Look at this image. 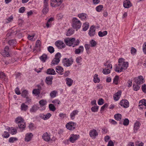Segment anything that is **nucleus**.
Instances as JSON below:
<instances>
[{
	"mask_svg": "<svg viewBox=\"0 0 146 146\" xmlns=\"http://www.w3.org/2000/svg\"><path fill=\"white\" fill-rule=\"evenodd\" d=\"M16 122L18 124V126L20 129H24L26 127V125L24 120L21 117L17 118L15 119Z\"/></svg>",
	"mask_w": 146,
	"mask_h": 146,
	"instance_id": "obj_2",
	"label": "nucleus"
},
{
	"mask_svg": "<svg viewBox=\"0 0 146 146\" xmlns=\"http://www.w3.org/2000/svg\"><path fill=\"white\" fill-rule=\"evenodd\" d=\"M89 134L90 137H92L97 136L98 135V133L95 129H93L90 131Z\"/></svg>",
	"mask_w": 146,
	"mask_h": 146,
	"instance_id": "obj_28",
	"label": "nucleus"
},
{
	"mask_svg": "<svg viewBox=\"0 0 146 146\" xmlns=\"http://www.w3.org/2000/svg\"><path fill=\"white\" fill-rule=\"evenodd\" d=\"M110 72V70L109 68H105L103 71V73L104 74H109Z\"/></svg>",
	"mask_w": 146,
	"mask_h": 146,
	"instance_id": "obj_45",
	"label": "nucleus"
},
{
	"mask_svg": "<svg viewBox=\"0 0 146 146\" xmlns=\"http://www.w3.org/2000/svg\"><path fill=\"white\" fill-rule=\"evenodd\" d=\"M51 116V114L49 113H48L46 114L43 113L40 114L39 115L40 117L43 119L44 120H46L49 119Z\"/></svg>",
	"mask_w": 146,
	"mask_h": 146,
	"instance_id": "obj_12",
	"label": "nucleus"
},
{
	"mask_svg": "<svg viewBox=\"0 0 146 146\" xmlns=\"http://www.w3.org/2000/svg\"><path fill=\"white\" fill-rule=\"evenodd\" d=\"M108 106V105L107 103H106L104 104L101 107V111H104L105 108H107Z\"/></svg>",
	"mask_w": 146,
	"mask_h": 146,
	"instance_id": "obj_62",
	"label": "nucleus"
},
{
	"mask_svg": "<svg viewBox=\"0 0 146 146\" xmlns=\"http://www.w3.org/2000/svg\"><path fill=\"white\" fill-rule=\"evenodd\" d=\"M73 62V59L71 58L68 59L65 58L63 59L62 63L64 66L68 67L71 66Z\"/></svg>",
	"mask_w": 146,
	"mask_h": 146,
	"instance_id": "obj_4",
	"label": "nucleus"
},
{
	"mask_svg": "<svg viewBox=\"0 0 146 146\" xmlns=\"http://www.w3.org/2000/svg\"><path fill=\"white\" fill-rule=\"evenodd\" d=\"M99 108L98 106H94L92 107L91 108V110L93 112H97L98 111V109Z\"/></svg>",
	"mask_w": 146,
	"mask_h": 146,
	"instance_id": "obj_52",
	"label": "nucleus"
},
{
	"mask_svg": "<svg viewBox=\"0 0 146 146\" xmlns=\"http://www.w3.org/2000/svg\"><path fill=\"white\" fill-rule=\"evenodd\" d=\"M81 23L77 18L74 17L72 19V27L73 28L77 30L79 29L81 26Z\"/></svg>",
	"mask_w": 146,
	"mask_h": 146,
	"instance_id": "obj_3",
	"label": "nucleus"
},
{
	"mask_svg": "<svg viewBox=\"0 0 146 146\" xmlns=\"http://www.w3.org/2000/svg\"><path fill=\"white\" fill-rule=\"evenodd\" d=\"M28 106L24 103H23L21 105V110L22 111H26L28 109Z\"/></svg>",
	"mask_w": 146,
	"mask_h": 146,
	"instance_id": "obj_23",
	"label": "nucleus"
},
{
	"mask_svg": "<svg viewBox=\"0 0 146 146\" xmlns=\"http://www.w3.org/2000/svg\"><path fill=\"white\" fill-rule=\"evenodd\" d=\"M39 108L36 105H33L30 110L31 113H35L38 110Z\"/></svg>",
	"mask_w": 146,
	"mask_h": 146,
	"instance_id": "obj_25",
	"label": "nucleus"
},
{
	"mask_svg": "<svg viewBox=\"0 0 146 146\" xmlns=\"http://www.w3.org/2000/svg\"><path fill=\"white\" fill-rule=\"evenodd\" d=\"M33 93L36 95H38L40 93V91L39 89H35L33 90Z\"/></svg>",
	"mask_w": 146,
	"mask_h": 146,
	"instance_id": "obj_49",
	"label": "nucleus"
},
{
	"mask_svg": "<svg viewBox=\"0 0 146 146\" xmlns=\"http://www.w3.org/2000/svg\"><path fill=\"white\" fill-rule=\"evenodd\" d=\"M73 33L74 32L71 29H69L68 30V31L66 33V35L67 36H70L73 34Z\"/></svg>",
	"mask_w": 146,
	"mask_h": 146,
	"instance_id": "obj_51",
	"label": "nucleus"
},
{
	"mask_svg": "<svg viewBox=\"0 0 146 146\" xmlns=\"http://www.w3.org/2000/svg\"><path fill=\"white\" fill-rule=\"evenodd\" d=\"M46 73L48 74L54 75L56 73L54 70L53 68H49L47 70Z\"/></svg>",
	"mask_w": 146,
	"mask_h": 146,
	"instance_id": "obj_29",
	"label": "nucleus"
},
{
	"mask_svg": "<svg viewBox=\"0 0 146 146\" xmlns=\"http://www.w3.org/2000/svg\"><path fill=\"white\" fill-rule=\"evenodd\" d=\"M121 106H123L124 108H127L129 106V102L127 100H123L120 102Z\"/></svg>",
	"mask_w": 146,
	"mask_h": 146,
	"instance_id": "obj_13",
	"label": "nucleus"
},
{
	"mask_svg": "<svg viewBox=\"0 0 146 146\" xmlns=\"http://www.w3.org/2000/svg\"><path fill=\"white\" fill-rule=\"evenodd\" d=\"M82 60V58L81 56H79L76 58V62L78 64L80 63Z\"/></svg>",
	"mask_w": 146,
	"mask_h": 146,
	"instance_id": "obj_58",
	"label": "nucleus"
},
{
	"mask_svg": "<svg viewBox=\"0 0 146 146\" xmlns=\"http://www.w3.org/2000/svg\"><path fill=\"white\" fill-rule=\"evenodd\" d=\"M79 137L78 135L72 134L70 138V141L71 142L73 143L78 139Z\"/></svg>",
	"mask_w": 146,
	"mask_h": 146,
	"instance_id": "obj_16",
	"label": "nucleus"
},
{
	"mask_svg": "<svg viewBox=\"0 0 146 146\" xmlns=\"http://www.w3.org/2000/svg\"><path fill=\"white\" fill-rule=\"evenodd\" d=\"M33 136V135L32 133H29L26 134L25 138V141L28 142L30 141Z\"/></svg>",
	"mask_w": 146,
	"mask_h": 146,
	"instance_id": "obj_18",
	"label": "nucleus"
},
{
	"mask_svg": "<svg viewBox=\"0 0 146 146\" xmlns=\"http://www.w3.org/2000/svg\"><path fill=\"white\" fill-rule=\"evenodd\" d=\"M56 72L60 75H62L64 71L63 68L61 66H58L56 67Z\"/></svg>",
	"mask_w": 146,
	"mask_h": 146,
	"instance_id": "obj_21",
	"label": "nucleus"
},
{
	"mask_svg": "<svg viewBox=\"0 0 146 146\" xmlns=\"http://www.w3.org/2000/svg\"><path fill=\"white\" fill-rule=\"evenodd\" d=\"M76 123L72 121H70L67 123L66 125V128L70 130H74L76 126Z\"/></svg>",
	"mask_w": 146,
	"mask_h": 146,
	"instance_id": "obj_6",
	"label": "nucleus"
},
{
	"mask_svg": "<svg viewBox=\"0 0 146 146\" xmlns=\"http://www.w3.org/2000/svg\"><path fill=\"white\" fill-rule=\"evenodd\" d=\"M49 108L50 110L54 111L56 110L54 106L52 104H50L49 105Z\"/></svg>",
	"mask_w": 146,
	"mask_h": 146,
	"instance_id": "obj_39",
	"label": "nucleus"
},
{
	"mask_svg": "<svg viewBox=\"0 0 146 146\" xmlns=\"http://www.w3.org/2000/svg\"><path fill=\"white\" fill-rule=\"evenodd\" d=\"M129 121L128 119L125 118L124 119L123 124L124 125L127 126L129 123Z\"/></svg>",
	"mask_w": 146,
	"mask_h": 146,
	"instance_id": "obj_55",
	"label": "nucleus"
},
{
	"mask_svg": "<svg viewBox=\"0 0 146 146\" xmlns=\"http://www.w3.org/2000/svg\"><path fill=\"white\" fill-rule=\"evenodd\" d=\"M129 65L127 62H123L119 64L117 66L116 64L115 65V70L118 72H122L123 70H125L128 67Z\"/></svg>",
	"mask_w": 146,
	"mask_h": 146,
	"instance_id": "obj_1",
	"label": "nucleus"
},
{
	"mask_svg": "<svg viewBox=\"0 0 146 146\" xmlns=\"http://www.w3.org/2000/svg\"><path fill=\"white\" fill-rule=\"evenodd\" d=\"M95 27L92 26L90 27L89 31L88 32V34L90 36H94L96 34V31Z\"/></svg>",
	"mask_w": 146,
	"mask_h": 146,
	"instance_id": "obj_14",
	"label": "nucleus"
},
{
	"mask_svg": "<svg viewBox=\"0 0 146 146\" xmlns=\"http://www.w3.org/2000/svg\"><path fill=\"white\" fill-rule=\"evenodd\" d=\"M66 83L68 86H70L72 85L73 81L72 79L67 78L66 79Z\"/></svg>",
	"mask_w": 146,
	"mask_h": 146,
	"instance_id": "obj_34",
	"label": "nucleus"
},
{
	"mask_svg": "<svg viewBox=\"0 0 146 146\" xmlns=\"http://www.w3.org/2000/svg\"><path fill=\"white\" fill-rule=\"evenodd\" d=\"M121 93V92L120 90L118 91L117 92L115 93L113 95V99L115 101H117L120 97Z\"/></svg>",
	"mask_w": 146,
	"mask_h": 146,
	"instance_id": "obj_17",
	"label": "nucleus"
},
{
	"mask_svg": "<svg viewBox=\"0 0 146 146\" xmlns=\"http://www.w3.org/2000/svg\"><path fill=\"white\" fill-rule=\"evenodd\" d=\"M40 58L43 62H45L47 58V56L45 54H43L42 56H40Z\"/></svg>",
	"mask_w": 146,
	"mask_h": 146,
	"instance_id": "obj_35",
	"label": "nucleus"
},
{
	"mask_svg": "<svg viewBox=\"0 0 146 146\" xmlns=\"http://www.w3.org/2000/svg\"><path fill=\"white\" fill-rule=\"evenodd\" d=\"M100 79L98 77V75L97 74H95L94 76L93 81L95 83H99L100 82Z\"/></svg>",
	"mask_w": 146,
	"mask_h": 146,
	"instance_id": "obj_31",
	"label": "nucleus"
},
{
	"mask_svg": "<svg viewBox=\"0 0 146 146\" xmlns=\"http://www.w3.org/2000/svg\"><path fill=\"white\" fill-rule=\"evenodd\" d=\"M84 47L82 46H80L79 48L75 49L74 51L75 53L76 54H79L81 53H82L84 51Z\"/></svg>",
	"mask_w": 146,
	"mask_h": 146,
	"instance_id": "obj_19",
	"label": "nucleus"
},
{
	"mask_svg": "<svg viewBox=\"0 0 146 146\" xmlns=\"http://www.w3.org/2000/svg\"><path fill=\"white\" fill-rule=\"evenodd\" d=\"M78 16L82 20H85L86 18L87 14L85 13H82L78 14Z\"/></svg>",
	"mask_w": 146,
	"mask_h": 146,
	"instance_id": "obj_24",
	"label": "nucleus"
},
{
	"mask_svg": "<svg viewBox=\"0 0 146 146\" xmlns=\"http://www.w3.org/2000/svg\"><path fill=\"white\" fill-rule=\"evenodd\" d=\"M41 42L39 40H37L36 42V47H39L40 46Z\"/></svg>",
	"mask_w": 146,
	"mask_h": 146,
	"instance_id": "obj_61",
	"label": "nucleus"
},
{
	"mask_svg": "<svg viewBox=\"0 0 146 146\" xmlns=\"http://www.w3.org/2000/svg\"><path fill=\"white\" fill-rule=\"evenodd\" d=\"M108 146H114V143L112 140H110L108 143Z\"/></svg>",
	"mask_w": 146,
	"mask_h": 146,
	"instance_id": "obj_64",
	"label": "nucleus"
},
{
	"mask_svg": "<svg viewBox=\"0 0 146 146\" xmlns=\"http://www.w3.org/2000/svg\"><path fill=\"white\" fill-rule=\"evenodd\" d=\"M29 129L31 130L35 129V128L34 124L32 123H31L29 125Z\"/></svg>",
	"mask_w": 146,
	"mask_h": 146,
	"instance_id": "obj_56",
	"label": "nucleus"
},
{
	"mask_svg": "<svg viewBox=\"0 0 146 146\" xmlns=\"http://www.w3.org/2000/svg\"><path fill=\"white\" fill-rule=\"evenodd\" d=\"M89 27V23L87 22H85L83 24V25L82 26L83 30L84 31H87Z\"/></svg>",
	"mask_w": 146,
	"mask_h": 146,
	"instance_id": "obj_32",
	"label": "nucleus"
},
{
	"mask_svg": "<svg viewBox=\"0 0 146 146\" xmlns=\"http://www.w3.org/2000/svg\"><path fill=\"white\" fill-rule=\"evenodd\" d=\"M43 139L46 141H49L50 139L49 135L46 132L44 133L42 136Z\"/></svg>",
	"mask_w": 146,
	"mask_h": 146,
	"instance_id": "obj_20",
	"label": "nucleus"
},
{
	"mask_svg": "<svg viewBox=\"0 0 146 146\" xmlns=\"http://www.w3.org/2000/svg\"><path fill=\"white\" fill-rule=\"evenodd\" d=\"M123 6L125 8H128L131 6V3L129 0H126L123 3Z\"/></svg>",
	"mask_w": 146,
	"mask_h": 146,
	"instance_id": "obj_22",
	"label": "nucleus"
},
{
	"mask_svg": "<svg viewBox=\"0 0 146 146\" xmlns=\"http://www.w3.org/2000/svg\"><path fill=\"white\" fill-rule=\"evenodd\" d=\"M48 51L50 53H53L54 51V48L52 46H50L48 48Z\"/></svg>",
	"mask_w": 146,
	"mask_h": 146,
	"instance_id": "obj_47",
	"label": "nucleus"
},
{
	"mask_svg": "<svg viewBox=\"0 0 146 146\" xmlns=\"http://www.w3.org/2000/svg\"><path fill=\"white\" fill-rule=\"evenodd\" d=\"M57 92L56 91H53L51 92L50 93V96L51 98H54L56 97V95L57 94Z\"/></svg>",
	"mask_w": 146,
	"mask_h": 146,
	"instance_id": "obj_44",
	"label": "nucleus"
},
{
	"mask_svg": "<svg viewBox=\"0 0 146 146\" xmlns=\"http://www.w3.org/2000/svg\"><path fill=\"white\" fill-rule=\"evenodd\" d=\"M13 19V17L12 15H11L10 17L6 19V22L7 23H9V22L12 21Z\"/></svg>",
	"mask_w": 146,
	"mask_h": 146,
	"instance_id": "obj_48",
	"label": "nucleus"
},
{
	"mask_svg": "<svg viewBox=\"0 0 146 146\" xmlns=\"http://www.w3.org/2000/svg\"><path fill=\"white\" fill-rule=\"evenodd\" d=\"M8 43L11 46H15L16 44V42L15 40H12L8 41Z\"/></svg>",
	"mask_w": 146,
	"mask_h": 146,
	"instance_id": "obj_42",
	"label": "nucleus"
},
{
	"mask_svg": "<svg viewBox=\"0 0 146 146\" xmlns=\"http://www.w3.org/2000/svg\"><path fill=\"white\" fill-rule=\"evenodd\" d=\"M103 8V6L102 5H100L98 6H97L96 8V9L97 11L98 12H100L102 9Z\"/></svg>",
	"mask_w": 146,
	"mask_h": 146,
	"instance_id": "obj_54",
	"label": "nucleus"
},
{
	"mask_svg": "<svg viewBox=\"0 0 146 146\" xmlns=\"http://www.w3.org/2000/svg\"><path fill=\"white\" fill-rule=\"evenodd\" d=\"M74 38H66L64 39V41L66 44L69 46H72L73 41L75 40Z\"/></svg>",
	"mask_w": 146,
	"mask_h": 146,
	"instance_id": "obj_7",
	"label": "nucleus"
},
{
	"mask_svg": "<svg viewBox=\"0 0 146 146\" xmlns=\"http://www.w3.org/2000/svg\"><path fill=\"white\" fill-rule=\"evenodd\" d=\"M3 136L5 138H8L9 136V133L7 131H5L4 133L3 134Z\"/></svg>",
	"mask_w": 146,
	"mask_h": 146,
	"instance_id": "obj_63",
	"label": "nucleus"
},
{
	"mask_svg": "<svg viewBox=\"0 0 146 146\" xmlns=\"http://www.w3.org/2000/svg\"><path fill=\"white\" fill-rule=\"evenodd\" d=\"M73 45L72 46L73 47H75L76 46H77L79 45L80 43V41L78 39L77 40H76L73 41Z\"/></svg>",
	"mask_w": 146,
	"mask_h": 146,
	"instance_id": "obj_46",
	"label": "nucleus"
},
{
	"mask_svg": "<svg viewBox=\"0 0 146 146\" xmlns=\"http://www.w3.org/2000/svg\"><path fill=\"white\" fill-rule=\"evenodd\" d=\"M28 94L27 91L26 90H25L22 92L21 96L24 98H26L28 96Z\"/></svg>",
	"mask_w": 146,
	"mask_h": 146,
	"instance_id": "obj_43",
	"label": "nucleus"
},
{
	"mask_svg": "<svg viewBox=\"0 0 146 146\" xmlns=\"http://www.w3.org/2000/svg\"><path fill=\"white\" fill-rule=\"evenodd\" d=\"M8 130L9 131H10L11 133L12 134H15L17 132L16 129L15 128L12 129V128H11V129L9 127Z\"/></svg>",
	"mask_w": 146,
	"mask_h": 146,
	"instance_id": "obj_38",
	"label": "nucleus"
},
{
	"mask_svg": "<svg viewBox=\"0 0 146 146\" xmlns=\"http://www.w3.org/2000/svg\"><path fill=\"white\" fill-rule=\"evenodd\" d=\"M140 124L139 122L137 121L134 124V131L135 133L137 132V131L139 129Z\"/></svg>",
	"mask_w": 146,
	"mask_h": 146,
	"instance_id": "obj_27",
	"label": "nucleus"
},
{
	"mask_svg": "<svg viewBox=\"0 0 146 146\" xmlns=\"http://www.w3.org/2000/svg\"><path fill=\"white\" fill-rule=\"evenodd\" d=\"M119 77L118 76H116L113 79V82L116 85L118 84Z\"/></svg>",
	"mask_w": 146,
	"mask_h": 146,
	"instance_id": "obj_40",
	"label": "nucleus"
},
{
	"mask_svg": "<svg viewBox=\"0 0 146 146\" xmlns=\"http://www.w3.org/2000/svg\"><path fill=\"white\" fill-rule=\"evenodd\" d=\"M114 117L116 120H120L121 118V115L119 113H117L114 115Z\"/></svg>",
	"mask_w": 146,
	"mask_h": 146,
	"instance_id": "obj_41",
	"label": "nucleus"
},
{
	"mask_svg": "<svg viewBox=\"0 0 146 146\" xmlns=\"http://www.w3.org/2000/svg\"><path fill=\"white\" fill-rule=\"evenodd\" d=\"M55 45L58 49L65 47V45L64 43L60 40H57L55 42Z\"/></svg>",
	"mask_w": 146,
	"mask_h": 146,
	"instance_id": "obj_11",
	"label": "nucleus"
},
{
	"mask_svg": "<svg viewBox=\"0 0 146 146\" xmlns=\"http://www.w3.org/2000/svg\"><path fill=\"white\" fill-rule=\"evenodd\" d=\"M107 34V32L106 31H104L103 32L99 31L98 33V35L100 37H103L106 35Z\"/></svg>",
	"mask_w": 146,
	"mask_h": 146,
	"instance_id": "obj_37",
	"label": "nucleus"
},
{
	"mask_svg": "<svg viewBox=\"0 0 146 146\" xmlns=\"http://www.w3.org/2000/svg\"><path fill=\"white\" fill-rule=\"evenodd\" d=\"M53 77L52 76L47 77L46 78V82L48 85H51L52 84Z\"/></svg>",
	"mask_w": 146,
	"mask_h": 146,
	"instance_id": "obj_26",
	"label": "nucleus"
},
{
	"mask_svg": "<svg viewBox=\"0 0 146 146\" xmlns=\"http://www.w3.org/2000/svg\"><path fill=\"white\" fill-rule=\"evenodd\" d=\"M90 43L92 47H94L96 45V42L93 39H92L90 41Z\"/></svg>",
	"mask_w": 146,
	"mask_h": 146,
	"instance_id": "obj_50",
	"label": "nucleus"
},
{
	"mask_svg": "<svg viewBox=\"0 0 146 146\" xmlns=\"http://www.w3.org/2000/svg\"><path fill=\"white\" fill-rule=\"evenodd\" d=\"M140 85L139 84H136L135 82L134 83L133 87L134 90L136 91L140 89Z\"/></svg>",
	"mask_w": 146,
	"mask_h": 146,
	"instance_id": "obj_30",
	"label": "nucleus"
},
{
	"mask_svg": "<svg viewBox=\"0 0 146 146\" xmlns=\"http://www.w3.org/2000/svg\"><path fill=\"white\" fill-rule=\"evenodd\" d=\"M141 89L145 93H146V84H144L142 85Z\"/></svg>",
	"mask_w": 146,
	"mask_h": 146,
	"instance_id": "obj_60",
	"label": "nucleus"
},
{
	"mask_svg": "<svg viewBox=\"0 0 146 146\" xmlns=\"http://www.w3.org/2000/svg\"><path fill=\"white\" fill-rule=\"evenodd\" d=\"M136 52V49L133 47H131V53L133 55H134L135 54Z\"/></svg>",
	"mask_w": 146,
	"mask_h": 146,
	"instance_id": "obj_57",
	"label": "nucleus"
},
{
	"mask_svg": "<svg viewBox=\"0 0 146 146\" xmlns=\"http://www.w3.org/2000/svg\"><path fill=\"white\" fill-rule=\"evenodd\" d=\"M134 82L135 83L140 85L144 82V81L143 77L141 76H140L134 79Z\"/></svg>",
	"mask_w": 146,
	"mask_h": 146,
	"instance_id": "obj_10",
	"label": "nucleus"
},
{
	"mask_svg": "<svg viewBox=\"0 0 146 146\" xmlns=\"http://www.w3.org/2000/svg\"><path fill=\"white\" fill-rule=\"evenodd\" d=\"M104 103V100L102 98H100L99 99L98 102V104L99 105H102Z\"/></svg>",
	"mask_w": 146,
	"mask_h": 146,
	"instance_id": "obj_59",
	"label": "nucleus"
},
{
	"mask_svg": "<svg viewBox=\"0 0 146 146\" xmlns=\"http://www.w3.org/2000/svg\"><path fill=\"white\" fill-rule=\"evenodd\" d=\"M2 55L4 57H8L9 56V48L8 46H6L4 50L1 53Z\"/></svg>",
	"mask_w": 146,
	"mask_h": 146,
	"instance_id": "obj_15",
	"label": "nucleus"
},
{
	"mask_svg": "<svg viewBox=\"0 0 146 146\" xmlns=\"http://www.w3.org/2000/svg\"><path fill=\"white\" fill-rule=\"evenodd\" d=\"M48 1L49 0H44V8L42 12L44 14H46L48 11Z\"/></svg>",
	"mask_w": 146,
	"mask_h": 146,
	"instance_id": "obj_8",
	"label": "nucleus"
},
{
	"mask_svg": "<svg viewBox=\"0 0 146 146\" xmlns=\"http://www.w3.org/2000/svg\"><path fill=\"white\" fill-rule=\"evenodd\" d=\"M61 55L60 53L58 52L55 55V58L52 61L51 65L52 66L57 64L60 61Z\"/></svg>",
	"mask_w": 146,
	"mask_h": 146,
	"instance_id": "obj_5",
	"label": "nucleus"
},
{
	"mask_svg": "<svg viewBox=\"0 0 146 146\" xmlns=\"http://www.w3.org/2000/svg\"><path fill=\"white\" fill-rule=\"evenodd\" d=\"M17 139L16 137H11L9 139V142L11 143H13L14 141H17Z\"/></svg>",
	"mask_w": 146,
	"mask_h": 146,
	"instance_id": "obj_53",
	"label": "nucleus"
},
{
	"mask_svg": "<svg viewBox=\"0 0 146 146\" xmlns=\"http://www.w3.org/2000/svg\"><path fill=\"white\" fill-rule=\"evenodd\" d=\"M78 112V111L77 110L73 111L70 114V116L71 118L72 119H74L75 115H77Z\"/></svg>",
	"mask_w": 146,
	"mask_h": 146,
	"instance_id": "obj_33",
	"label": "nucleus"
},
{
	"mask_svg": "<svg viewBox=\"0 0 146 146\" xmlns=\"http://www.w3.org/2000/svg\"><path fill=\"white\" fill-rule=\"evenodd\" d=\"M47 103V101L45 100H42L39 101V104L42 107L44 106Z\"/></svg>",
	"mask_w": 146,
	"mask_h": 146,
	"instance_id": "obj_36",
	"label": "nucleus"
},
{
	"mask_svg": "<svg viewBox=\"0 0 146 146\" xmlns=\"http://www.w3.org/2000/svg\"><path fill=\"white\" fill-rule=\"evenodd\" d=\"M63 0H51V5L52 7L59 6L62 3Z\"/></svg>",
	"mask_w": 146,
	"mask_h": 146,
	"instance_id": "obj_9",
	"label": "nucleus"
}]
</instances>
